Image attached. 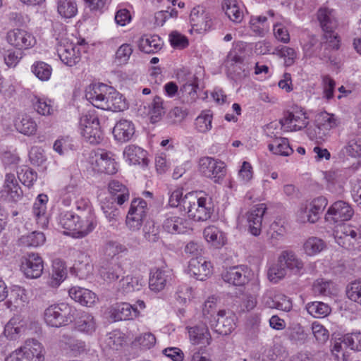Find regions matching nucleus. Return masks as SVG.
Wrapping results in <instances>:
<instances>
[{
  "label": "nucleus",
  "mask_w": 361,
  "mask_h": 361,
  "mask_svg": "<svg viewBox=\"0 0 361 361\" xmlns=\"http://www.w3.org/2000/svg\"><path fill=\"white\" fill-rule=\"evenodd\" d=\"M85 98L94 107L105 111H122L128 108L123 96L112 87L103 83L89 85Z\"/></svg>",
  "instance_id": "f257e3e1"
},
{
  "label": "nucleus",
  "mask_w": 361,
  "mask_h": 361,
  "mask_svg": "<svg viewBox=\"0 0 361 361\" xmlns=\"http://www.w3.org/2000/svg\"><path fill=\"white\" fill-rule=\"evenodd\" d=\"M97 223L94 212L90 211L80 215L66 212L61 213L59 219V225L65 230L63 233L77 238H84L92 233Z\"/></svg>",
  "instance_id": "f03ea898"
},
{
  "label": "nucleus",
  "mask_w": 361,
  "mask_h": 361,
  "mask_svg": "<svg viewBox=\"0 0 361 361\" xmlns=\"http://www.w3.org/2000/svg\"><path fill=\"white\" fill-rule=\"evenodd\" d=\"M183 209L194 221H207L214 211L212 199L209 195L201 192H188L183 199Z\"/></svg>",
  "instance_id": "7ed1b4c3"
},
{
  "label": "nucleus",
  "mask_w": 361,
  "mask_h": 361,
  "mask_svg": "<svg viewBox=\"0 0 361 361\" xmlns=\"http://www.w3.org/2000/svg\"><path fill=\"white\" fill-rule=\"evenodd\" d=\"M108 190L114 201L107 199L102 200L101 202V209L109 223L114 226L117 222L120 214L114 202H116L118 205H122L128 201L130 195L128 188L116 180L109 182Z\"/></svg>",
  "instance_id": "20e7f679"
},
{
  "label": "nucleus",
  "mask_w": 361,
  "mask_h": 361,
  "mask_svg": "<svg viewBox=\"0 0 361 361\" xmlns=\"http://www.w3.org/2000/svg\"><path fill=\"white\" fill-rule=\"evenodd\" d=\"M76 308L65 302L49 306L44 313L46 324L51 327L59 328L72 323L76 317Z\"/></svg>",
  "instance_id": "39448f33"
},
{
  "label": "nucleus",
  "mask_w": 361,
  "mask_h": 361,
  "mask_svg": "<svg viewBox=\"0 0 361 361\" xmlns=\"http://www.w3.org/2000/svg\"><path fill=\"white\" fill-rule=\"evenodd\" d=\"M79 129L81 135L90 144L97 145L102 140L99 118L94 111H87L82 114Z\"/></svg>",
  "instance_id": "423d86ee"
},
{
  "label": "nucleus",
  "mask_w": 361,
  "mask_h": 361,
  "mask_svg": "<svg viewBox=\"0 0 361 361\" xmlns=\"http://www.w3.org/2000/svg\"><path fill=\"white\" fill-rule=\"evenodd\" d=\"M197 170L202 176L221 184L226 174V164L219 159L206 156L200 158Z\"/></svg>",
  "instance_id": "0eeeda50"
},
{
  "label": "nucleus",
  "mask_w": 361,
  "mask_h": 361,
  "mask_svg": "<svg viewBox=\"0 0 361 361\" xmlns=\"http://www.w3.org/2000/svg\"><path fill=\"white\" fill-rule=\"evenodd\" d=\"M280 123L284 131L294 132L305 128L309 121L305 110L295 106L284 115Z\"/></svg>",
  "instance_id": "6e6552de"
},
{
  "label": "nucleus",
  "mask_w": 361,
  "mask_h": 361,
  "mask_svg": "<svg viewBox=\"0 0 361 361\" xmlns=\"http://www.w3.org/2000/svg\"><path fill=\"white\" fill-rule=\"evenodd\" d=\"M6 39L11 46L19 51L28 50L37 43L35 37L31 32L20 28L9 30Z\"/></svg>",
  "instance_id": "1a4fd4ad"
},
{
  "label": "nucleus",
  "mask_w": 361,
  "mask_h": 361,
  "mask_svg": "<svg viewBox=\"0 0 361 361\" xmlns=\"http://www.w3.org/2000/svg\"><path fill=\"white\" fill-rule=\"evenodd\" d=\"M91 168L97 173L109 175L115 174L118 169L114 155L111 152H102L92 157L90 161Z\"/></svg>",
  "instance_id": "9d476101"
},
{
  "label": "nucleus",
  "mask_w": 361,
  "mask_h": 361,
  "mask_svg": "<svg viewBox=\"0 0 361 361\" xmlns=\"http://www.w3.org/2000/svg\"><path fill=\"white\" fill-rule=\"evenodd\" d=\"M300 44L306 58L316 57L324 61L329 60L328 47H324V50L322 42H319L315 36L307 35L302 38Z\"/></svg>",
  "instance_id": "9b49d317"
},
{
  "label": "nucleus",
  "mask_w": 361,
  "mask_h": 361,
  "mask_svg": "<svg viewBox=\"0 0 361 361\" xmlns=\"http://www.w3.org/2000/svg\"><path fill=\"white\" fill-rule=\"evenodd\" d=\"M43 269V260L37 253H30L21 260L20 270L27 278H39L42 275Z\"/></svg>",
  "instance_id": "f8f14e48"
},
{
  "label": "nucleus",
  "mask_w": 361,
  "mask_h": 361,
  "mask_svg": "<svg viewBox=\"0 0 361 361\" xmlns=\"http://www.w3.org/2000/svg\"><path fill=\"white\" fill-rule=\"evenodd\" d=\"M173 278V271L168 268L152 269L149 274V288L154 293H159L171 283Z\"/></svg>",
  "instance_id": "ddd939ff"
},
{
  "label": "nucleus",
  "mask_w": 361,
  "mask_h": 361,
  "mask_svg": "<svg viewBox=\"0 0 361 361\" xmlns=\"http://www.w3.org/2000/svg\"><path fill=\"white\" fill-rule=\"evenodd\" d=\"M250 271L245 266H235L225 269L221 274L223 281L235 286H243L250 281Z\"/></svg>",
  "instance_id": "4468645a"
},
{
  "label": "nucleus",
  "mask_w": 361,
  "mask_h": 361,
  "mask_svg": "<svg viewBox=\"0 0 361 361\" xmlns=\"http://www.w3.org/2000/svg\"><path fill=\"white\" fill-rule=\"evenodd\" d=\"M334 238L340 246L350 250L354 247L357 240V233L353 226L340 224L334 231Z\"/></svg>",
  "instance_id": "2eb2a0df"
},
{
  "label": "nucleus",
  "mask_w": 361,
  "mask_h": 361,
  "mask_svg": "<svg viewBox=\"0 0 361 361\" xmlns=\"http://www.w3.org/2000/svg\"><path fill=\"white\" fill-rule=\"evenodd\" d=\"M354 214L352 207L343 201L334 202L328 209L326 219L335 223L350 220Z\"/></svg>",
  "instance_id": "dca6fc26"
},
{
  "label": "nucleus",
  "mask_w": 361,
  "mask_h": 361,
  "mask_svg": "<svg viewBox=\"0 0 361 361\" xmlns=\"http://www.w3.org/2000/svg\"><path fill=\"white\" fill-rule=\"evenodd\" d=\"M57 51L61 61L68 66H74L81 60L82 50L80 44L67 42L61 44Z\"/></svg>",
  "instance_id": "f3484780"
},
{
  "label": "nucleus",
  "mask_w": 361,
  "mask_h": 361,
  "mask_svg": "<svg viewBox=\"0 0 361 361\" xmlns=\"http://www.w3.org/2000/svg\"><path fill=\"white\" fill-rule=\"evenodd\" d=\"M235 325L234 315L226 310H219L216 314V318L215 317L214 322H212L211 324L214 331L221 335L231 333L235 329Z\"/></svg>",
  "instance_id": "a211bd4d"
},
{
  "label": "nucleus",
  "mask_w": 361,
  "mask_h": 361,
  "mask_svg": "<svg viewBox=\"0 0 361 361\" xmlns=\"http://www.w3.org/2000/svg\"><path fill=\"white\" fill-rule=\"evenodd\" d=\"M212 264L202 257L192 258L189 262L188 272L196 279L204 281L212 273Z\"/></svg>",
  "instance_id": "6ab92c4d"
},
{
  "label": "nucleus",
  "mask_w": 361,
  "mask_h": 361,
  "mask_svg": "<svg viewBox=\"0 0 361 361\" xmlns=\"http://www.w3.org/2000/svg\"><path fill=\"white\" fill-rule=\"evenodd\" d=\"M8 297L5 305L11 310H20L28 302L26 290L20 286H13Z\"/></svg>",
  "instance_id": "aec40b11"
},
{
  "label": "nucleus",
  "mask_w": 361,
  "mask_h": 361,
  "mask_svg": "<svg viewBox=\"0 0 361 361\" xmlns=\"http://www.w3.org/2000/svg\"><path fill=\"white\" fill-rule=\"evenodd\" d=\"M123 158L129 165L147 166L149 160L147 152L139 146L130 145L125 147L123 152Z\"/></svg>",
  "instance_id": "412c9836"
},
{
  "label": "nucleus",
  "mask_w": 361,
  "mask_h": 361,
  "mask_svg": "<svg viewBox=\"0 0 361 361\" xmlns=\"http://www.w3.org/2000/svg\"><path fill=\"white\" fill-rule=\"evenodd\" d=\"M48 196L45 194H39L32 206V216L37 224L42 228H47L49 224V218L47 213V204Z\"/></svg>",
  "instance_id": "4be33fe9"
},
{
  "label": "nucleus",
  "mask_w": 361,
  "mask_h": 361,
  "mask_svg": "<svg viewBox=\"0 0 361 361\" xmlns=\"http://www.w3.org/2000/svg\"><path fill=\"white\" fill-rule=\"evenodd\" d=\"M23 357L27 361H44V350L41 343L36 339H27L20 347Z\"/></svg>",
  "instance_id": "5701e85b"
},
{
  "label": "nucleus",
  "mask_w": 361,
  "mask_h": 361,
  "mask_svg": "<svg viewBox=\"0 0 361 361\" xmlns=\"http://www.w3.org/2000/svg\"><path fill=\"white\" fill-rule=\"evenodd\" d=\"M1 197L8 201H18L23 195V191L18 183L15 175L6 173L2 189L1 190Z\"/></svg>",
  "instance_id": "b1692460"
},
{
  "label": "nucleus",
  "mask_w": 361,
  "mask_h": 361,
  "mask_svg": "<svg viewBox=\"0 0 361 361\" xmlns=\"http://www.w3.org/2000/svg\"><path fill=\"white\" fill-rule=\"evenodd\" d=\"M111 317L115 321L129 320L139 315L137 307H133L128 302H120L113 305L109 310Z\"/></svg>",
  "instance_id": "393cba45"
},
{
  "label": "nucleus",
  "mask_w": 361,
  "mask_h": 361,
  "mask_svg": "<svg viewBox=\"0 0 361 361\" xmlns=\"http://www.w3.org/2000/svg\"><path fill=\"white\" fill-rule=\"evenodd\" d=\"M267 210L265 204L255 205L247 214V224L250 232L255 236L261 233L263 216Z\"/></svg>",
  "instance_id": "a878e982"
},
{
  "label": "nucleus",
  "mask_w": 361,
  "mask_h": 361,
  "mask_svg": "<svg viewBox=\"0 0 361 361\" xmlns=\"http://www.w3.org/2000/svg\"><path fill=\"white\" fill-rule=\"evenodd\" d=\"M27 330V321L20 315L13 316L4 328V334L10 340H16Z\"/></svg>",
  "instance_id": "bb28decb"
},
{
  "label": "nucleus",
  "mask_w": 361,
  "mask_h": 361,
  "mask_svg": "<svg viewBox=\"0 0 361 361\" xmlns=\"http://www.w3.org/2000/svg\"><path fill=\"white\" fill-rule=\"evenodd\" d=\"M210 20V16L203 6L198 5L192 9L190 23L192 29L197 31L206 30L209 27Z\"/></svg>",
  "instance_id": "cd10ccee"
},
{
  "label": "nucleus",
  "mask_w": 361,
  "mask_h": 361,
  "mask_svg": "<svg viewBox=\"0 0 361 361\" xmlns=\"http://www.w3.org/2000/svg\"><path fill=\"white\" fill-rule=\"evenodd\" d=\"M135 132L133 123L127 119H121L116 122L113 128L114 139L120 142H126L131 140Z\"/></svg>",
  "instance_id": "c85d7f7f"
},
{
  "label": "nucleus",
  "mask_w": 361,
  "mask_h": 361,
  "mask_svg": "<svg viewBox=\"0 0 361 361\" xmlns=\"http://www.w3.org/2000/svg\"><path fill=\"white\" fill-rule=\"evenodd\" d=\"M279 263L293 274L299 273L304 267L303 262L293 251H282L278 257Z\"/></svg>",
  "instance_id": "c756f323"
},
{
  "label": "nucleus",
  "mask_w": 361,
  "mask_h": 361,
  "mask_svg": "<svg viewBox=\"0 0 361 361\" xmlns=\"http://www.w3.org/2000/svg\"><path fill=\"white\" fill-rule=\"evenodd\" d=\"M68 295L71 299L86 307H92L97 300V295L94 292L80 286H73L70 288Z\"/></svg>",
  "instance_id": "7c9ffc66"
},
{
  "label": "nucleus",
  "mask_w": 361,
  "mask_h": 361,
  "mask_svg": "<svg viewBox=\"0 0 361 361\" xmlns=\"http://www.w3.org/2000/svg\"><path fill=\"white\" fill-rule=\"evenodd\" d=\"M162 227L169 233H182L185 231L187 221L174 213H168L165 216Z\"/></svg>",
  "instance_id": "2f4dec72"
},
{
  "label": "nucleus",
  "mask_w": 361,
  "mask_h": 361,
  "mask_svg": "<svg viewBox=\"0 0 361 361\" xmlns=\"http://www.w3.org/2000/svg\"><path fill=\"white\" fill-rule=\"evenodd\" d=\"M188 331L190 341L193 345L207 346L211 343L212 337L207 326L188 327Z\"/></svg>",
  "instance_id": "473e14b6"
},
{
  "label": "nucleus",
  "mask_w": 361,
  "mask_h": 361,
  "mask_svg": "<svg viewBox=\"0 0 361 361\" xmlns=\"http://www.w3.org/2000/svg\"><path fill=\"white\" fill-rule=\"evenodd\" d=\"M317 19L325 32H332L338 25L335 11L329 8H319L317 12Z\"/></svg>",
  "instance_id": "72a5a7b5"
},
{
  "label": "nucleus",
  "mask_w": 361,
  "mask_h": 361,
  "mask_svg": "<svg viewBox=\"0 0 361 361\" xmlns=\"http://www.w3.org/2000/svg\"><path fill=\"white\" fill-rule=\"evenodd\" d=\"M74 322L75 329L80 333L92 335L96 331L97 323L91 314L82 312Z\"/></svg>",
  "instance_id": "f704fd0d"
},
{
  "label": "nucleus",
  "mask_w": 361,
  "mask_h": 361,
  "mask_svg": "<svg viewBox=\"0 0 361 361\" xmlns=\"http://www.w3.org/2000/svg\"><path fill=\"white\" fill-rule=\"evenodd\" d=\"M73 269L80 279H87L93 273V264L90 257L84 252H80L73 265Z\"/></svg>",
  "instance_id": "c9c22d12"
},
{
  "label": "nucleus",
  "mask_w": 361,
  "mask_h": 361,
  "mask_svg": "<svg viewBox=\"0 0 361 361\" xmlns=\"http://www.w3.org/2000/svg\"><path fill=\"white\" fill-rule=\"evenodd\" d=\"M32 105L36 112L42 116H50L54 112V102L44 95L34 94Z\"/></svg>",
  "instance_id": "e433bc0d"
},
{
  "label": "nucleus",
  "mask_w": 361,
  "mask_h": 361,
  "mask_svg": "<svg viewBox=\"0 0 361 361\" xmlns=\"http://www.w3.org/2000/svg\"><path fill=\"white\" fill-rule=\"evenodd\" d=\"M222 9L228 18L234 23H240L243 18L242 5L238 0H224Z\"/></svg>",
  "instance_id": "4c0bfd02"
},
{
  "label": "nucleus",
  "mask_w": 361,
  "mask_h": 361,
  "mask_svg": "<svg viewBox=\"0 0 361 361\" xmlns=\"http://www.w3.org/2000/svg\"><path fill=\"white\" fill-rule=\"evenodd\" d=\"M203 235L207 242L216 248L221 247L226 244L225 234L215 226L206 227Z\"/></svg>",
  "instance_id": "58836bf2"
},
{
  "label": "nucleus",
  "mask_w": 361,
  "mask_h": 361,
  "mask_svg": "<svg viewBox=\"0 0 361 361\" xmlns=\"http://www.w3.org/2000/svg\"><path fill=\"white\" fill-rule=\"evenodd\" d=\"M138 47L145 53L153 54L161 49L162 41L157 35H146L140 39Z\"/></svg>",
  "instance_id": "ea45409f"
},
{
  "label": "nucleus",
  "mask_w": 361,
  "mask_h": 361,
  "mask_svg": "<svg viewBox=\"0 0 361 361\" xmlns=\"http://www.w3.org/2000/svg\"><path fill=\"white\" fill-rule=\"evenodd\" d=\"M15 127L20 133L27 136L35 135L37 130L35 121L27 115L18 118L15 122Z\"/></svg>",
  "instance_id": "a19ab883"
},
{
  "label": "nucleus",
  "mask_w": 361,
  "mask_h": 361,
  "mask_svg": "<svg viewBox=\"0 0 361 361\" xmlns=\"http://www.w3.org/2000/svg\"><path fill=\"white\" fill-rule=\"evenodd\" d=\"M58 14L64 19L75 17L78 13V5L75 0H56Z\"/></svg>",
  "instance_id": "79ce46f5"
},
{
  "label": "nucleus",
  "mask_w": 361,
  "mask_h": 361,
  "mask_svg": "<svg viewBox=\"0 0 361 361\" xmlns=\"http://www.w3.org/2000/svg\"><path fill=\"white\" fill-rule=\"evenodd\" d=\"M213 114L210 110H203L195 120V128L200 133H207L212 128Z\"/></svg>",
  "instance_id": "37998d69"
},
{
  "label": "nucleus",
  "mask_w": 361,
  "mask_h": 361,
  "mask_svg": "<svg viewBox=\"0 0 361 361\" xmlns=\"http://www.w3.org/2000/svg\"><path fill=\"white\" fill-rule=\"evenodd\" d=\"M199 81L195 75H192L180 87V93L184 100L187 102H192L197 98V90L198 89Z\"/></svg>",
  "instance_id": "c03bdc74"
},
{
  "label": "nucleus",
  "mask_w": 361,
  "mask_h": 361,
  "mask_svg": "<svg viewBox=\"0 0 361 361\" xmlns=\"http://www.w3.org/2000/svg\"><path fill=\"white\" fill-rule=\"evenodd\" d=\"M142 286V281L140 276L127 275L120 280L118 290L122 293H128L140 290Z\"/></svg>",
  "instance_id": "a18cd8bd"
},
{
  "label": "nucleus",
  "mask_w": 361,
  "mask_h": 361,
  "mask_svg": "<svg viewBox=\"0 0 361 361\" xmlns=\"http://www.w3.org/2000/svg\"><path fill=\"white\" fill-rule=\"evenodd\" d=\"M269 149L274 154L288 156L293 152L289 142L285 137H276L269 145Z\"/></svg>",
  "instance_id": "49530a36"
},
{
  "label": "nucleus",
  "mask_w": 361,
  "mask_h": 361,
  "mask_svg": "<svg viewBox=\"0 0 361 361\" xmlns=\"http://www.w3.org/2000/svg\"><path fill=\"white\" fill-rule=\"evenodd\" d=\"M31 72L41 81L47 82L50 80L52 74L51 66L42 61H35L31 67Z\"/></svg>",
  "instance_id": "de8ad7c7"
},
{
  "label": "nucleus",
  "mask_w": 361,
  "mask_h": 361,
  "mask_svg": "<svg viewBox=\"0 0 361 361\" xmlns=\"http://www.w3.org/2000/svg\"><path fill=\"white\" fill-rule=\"evenodd\" d=\"M66 276L67 271L65 263L60 259L54 260L53 262L52 276L49 284L52 287H57L65 280Z\"/></svg>",
  "instance_id": "09e8293b"
},
{
  "label": "nucleus",
  "mask_w": 361,
  "mask_h": 361,
  "mask_svg": "<svg viewBox=\"0 0 361 361\" xmlns=\"http://www.w3.org/2000/svg\"><path fill=\"white\" fill-rule=\"evenodd\" d=\"M123 274V269L118 264L103 267L99 270L101 278L107 283L116 281Z\"/></svg>",
  "instance_id": "8fccbe9b"
},
{
  "label": "nucleus",
  "mask_w": 361,
  "mask_h": 361,
  "mask_svg": "<svg viewBox=\"0 0 361 361\" xmlns=\"http://www.w3.org/2000/svg\"><path fill=\"white\" fill-rule=\"evenodd\" d=\"M45 240L46 238L42 232L33 231L22 235L19 239V243L25 247H37L44 245Z\"/></svg>",
  "instance_id": "3c124183"
},
{
  "label": "nucleus",
  "mask_w": 361,
  "mask_h": 361,
  "mask_svg": "<svg viewBox=\"0 0 361 361\" xmlns=\"http://www.w3.org/2000/svg\"><path fill=\"white\" fill-rule=\"evenodd\" d=\"M307 312L315 318H324L328 316L331 311V307L326 303L314 301L307 305Z\"/></svg>",
  "instance_id": "603ef678"
},
{
  "label": "nucleus",
  "mask_w": 361,
  "mask_h": 361,
  "mask_svg": "<svg viewBox=\"0 0 361 361\" xmlns=\"http://www.w3.org/2000/svg\"><path fill=\"white\" fill-rule=\"evenodd\" d=\"M316 121L322 130L324 131L328 135L331 130L337 126L335 116L326 111L318 114L316 116Z\"/></svg>",
  "instance_id": "864d4df0"
},
{
  "label": "nucleus",
  "mask_w": 361,
  "mask_h": 361,
  "mask_svg": "<svg viewBox=\"0 0 361 361\" xmlns=\"http://www.w3.org/2000/svg\"><path fill=\"white\" fill-rule=\"evenodd\" d=\"M124 334L118 330L108 334L104 338L106 347L113 350H119L125 343Z\"/></svg>",
  "instance_id": "5fc2aeb1"
},
{
  "label": "nucleus",
  "mask_w": 361,
  "mask_h": 361,
  "mask_svg": "<svg viewBox=\"0 0 361 361\" xmlns=\"http://www.w3.org/2000/svg\"><path fill=\"white\" fill-rule=\"evenodd\" d=\"M164 113V99L160 97H155L149 106V114L151 122L154 123L159 121Z\"/></svg>",
  "instance_id": "6e6d98bb"
},
{
  "label": "nucleus",
  "mask_w": 361,
  "mask_h": 361,
  "mask_svg": "<svg viewBox=\"0 0 361 361\" xmlns=\"http://www.w3.org/2000/svg\"><path fill=\"white\" fill-rule=\"evenodd\" d=\"M312 290L316 295L328 296L334 294L336 289L331 281H326L321 279L314 282Z\"/></svg>",
  "instance_id": "4d7b16f0"
},
{
  "label": "nucleus",
  "mask_w": 361,
  "mask_h": 361,
  "mask_svg": "<svg viewBox=\"0 0 361 361\" xmlns=\"http://www.w3.org/2000/svg\"><path fill=\"white\" fill-rule=\"evenodd\" d=\"M325 246V243L322 239L311 237L305 242L303 249L305 254L309 256H314L322 251Z\"/></svg>",
  "instance_id": "13d9d810"
},
{
  "label": "nucleus",
  "mask_w": 361,
  "mask_h": 361,
  "mask_svg": "<svg viewBox=\"0 0 361 361\" xmlns=\"http://www.w3.org/2000/svg\"><path fill=\"white\" fill-rule=\"evenodd\" d=\"M54 149L60 155L67 154L69 152L75 149L74 140L69 136L61 137L57 139L54 144Z\"/></svg>",
  "instance_id": "bf43d9fd"
},
{
  "label": "nucleus",
  "mask_w": 361,
  "mask_h": 361,
  "mask_svg": "<svg viewBox=\"0 0 361 361\" xmlns=\"http://www.w3.org/2000/svg\"><path fill=\"white\" fill-rule=\"evenodd\" d=\"M267 18L265 16H251L250 27L252 31L258 36H263L268 30Z\"/></svg>",
  "instance_id": "052dcab7"
},
{
  "label": "nucleus",
  "mask_w": 361,
  "mask_h": 361,
  "mask_svg": "<svg viewBox=\"0 0 361 361\" xmlns=\"http://www.w3.org/2000/svg\"><path fill=\"white\" fill-rule=\"evenodd\" d=\"M305 203L308 205L310 212L314 214L311 217L318 220L319 215L326 207L328 201L324 197L320 196L311 201H307Z\"/></svg>",
  "instance_id": "680f3d73"
},
{
  "label": "nucleus",
  "mask_w": 361,
  "mask_h": 361,
  "mask_svg": "<svg viewBox=\"0 0 361 361\" xmlns=\"http://www.w3.org/2000/svg\"><path fill=\"white\" fill-rule=\"evenodd\" d=\"M18 178L24 185L30 188L37 180V174L27 166H23L18 171Z\"/></svg>",
  "instance_id": "e2e57ef3"
},
{
  "label": "nucleus",
  "mask_w": 361,
  "mask_h": 361,
  "mask_svg": "<svg viewBox=\"0 0 361 361\" xmlns=\"http://www.w3.org/2000/svg\"><path fill=\"white\" fill-rule=\"evenodd\" d=\"M348 298L361 307V280H355L346 288Z\"/></svg>",
  "instance_id": "0e129e2a"
},
{
  "label": "nucleus",
  "mask_w": 361,
  "mask_h": 361,
  "mask_svg": "<svg viewBox=\"0 0 361 361\" xmlns=\"http://www.w3.org/2000/svg\"><path fill=\"white\" fill-rule=\"evenodd\" d=\"M76 194V186L74 184L67 185L59 190V201L66 207L71 205Z\"/></svg>",
  "instance_id": "69168bd1"
},
{
  "label": "nucleus",
  "mask_w": 361,
  "mask_h": 361,
  "mask_svg": "<svg viewBox=\"0 0 361 361\" xmlns=\"http://www.w3.org/2000/svg\"><path fill=\"white\" fill-rule=\"evenodd\" d=\"M348 345L344 343L343 337L339 338L334 344L331 353L337 361H346L350 357V353L347 350Z\"/></svg>",
  "instance_id": "338daca9"
},
{
  "label": "nucleus",
  "mask_w": 361,
  "mask_h": 361,
  "mask_svg": "<svg viewBox=\"0 0 361 361\" xmlns=\"http://www.w3.org/2000/svg\"><path fill=\"white\" fill-rule=\"evenodd\" d=\"M342 152L351 157H361V137L350 139Z\"/></svg>",
  "instance_id": "774afa93"
}]
</instances>
